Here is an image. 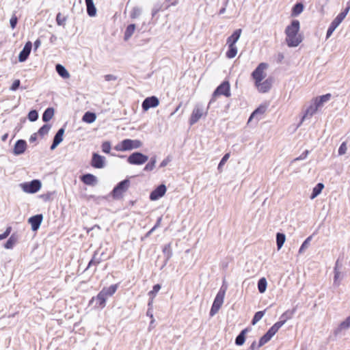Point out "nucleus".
<instances>
[{"label":"nucleus","mask_w":350,"mask_h":350,"mask_svg":"<svg viewBox=\"0 0 350 350\" xmlns=\"http://www.w3.org/2000/svg\"><path fill=\"white\" fill-rule=\"evenodd\" d=\"M285 42L288 47H297L303 41L304 36L300 33V23L293 20L284 30Z\"/></svg>","instance_id":"nucleus-1"},{"label":"nucleus","mask_w":350,"mask_h":350,"mask_svg":"<svg viewBox=\"0 0 350 350\" xmlns=\"http://www.w3.org/2000/svg\"><path fill=\"white\" fill-rule=\"evenodd\" d=\"M17 21V17L16 16L15 14H14L10 20V27H12V29H14L16 27Z\"/></svg>","instance_id":"nucleus-58"},{"label":"nucleus","mask_w":350,"mask_h":350,"mask_svg":"<svg viewBox=\"0 0 350 350\" xmlns=\"http://www.w3.org/2000/svg\"><path fill=\"white\" fill-rule=\"evenodd\" d=\"M56 21L58 25H63L65 23L66 18L62 16L61 13H58L56 16Z\"/></svg>","instance_id":"nucleus-55"},{"label":"nucleus","mask_w":350,"mask_h":350,"mask_svg":"<svg viewBox=\"0 0 350 350\" xmlns=\"http://www.w3.org/2000/svg\"><path fill=\"white\" fill-rule=\"evenodd\" d=\"M40 44H41V41L39 39H37L33 43L35 50H36L38 48H39Z\"/></svg>","instance_id":"nucleus-64"},{"label":"nucleus","mask_w":350,"mask_h":350,"mask_svg":"<svg viewBox=\"0 0 350 350\" xmlns=\"http://www.w3.org/2000/svg\"><path fill=\"white\" fill-rule=\"evenodd\" d=\"M228 49L226 53V56L229 58L232 59L234 58L237 54V47L236 45H228Z\"/></svg>","instance_id":"nucleus-34"},{"label":"nucleus","mask_w":350,"mask_h":350,"mask_svg":"<svg viewBox=\"0 0 350 350\" xmlns=\"http://www.w3.org/2000/svg\"><path fill=\"white\" fill-rule=\"evenodd\" d=\"M159 101L156 96L146 98L142 103V107L144 111H147L151 107H156L159 105Z\"/></svg>","instance_id":"nucleus-12"},{"label":"nucleus","mask_w":350,"mask_h":350,"mask_svg":"<svg viewBox=\"0 0 350 350\" xmlns=\"http://www.w3.org/2000/svg\"><path fill=\"white\" fill-rule=\"evenodd\" d=\"M350 10V4L333 20L332 23L337 27L342 23Z\"/></svg>","instance_id":"nucleus-22"},{"label":"nucleus","mask_w":350,"mask_h":350,"mask_svg":"<svg viewBox=\"0 0 350 350\" xmlns=\"http://www.w3.org/2000/svg\"><path fill=\"white\" fill-rule=\"evenodd\" d=\"M318 109L319 108L317 105L312 102V103L306 110L301 121H304L306 118H311L317 111Z\"/></svg>","instance_id":"nucleus-24"},{"label":"nucleus","mask_w":350,"mask_h":350,"mask_svg":"<svg viewBox=\"0 0 350 350\" xmlns=\"http://www.w3.org/2000/svg\"><path fill=\"white\" fill-rule=\"evenodd\" d=\"M171 157H167L165 159H164L161 163H160V165L159 167H165L170 161H171Z\"/></svg>","instance_id":"nucleus-59"},{"label":"nucleus","mask_w":350,"mask_h":350,"mask_svg":"<svg viewBox=\"0 0 350 350\" xmlns=\"http://www.w3.org/2000/svg\"><path fill=\"white\" fill-rule=\"evenodd\" d=\"M105 79L107 81H115L116 80V77L113 75H106L105 76Z\"/></svg>","instance_id":"nucleus-62"},{"label":"nucleus","mask_w":350,"mask_h":350,"mask_svg":"<svg viewBox=\"0 0 350 350\" xmlns=\"http://www.w3.org/2000/svg\"><path fill=\"white\" fill-rule=\"evenodd\" d=\"M57 72L64 79H68L70 77L69 72L61 64H57L55 66Z\"/></svg>","instance_id":"nucleus-30"},{"label":"nucleus","mask_w":350,"mask_h":350,"mask_svg":"<svg viewBox=\"0 0 350 350\" xmlns=\"http://www.w3.org/2000/svg\"><path fill=\"white\" fill-rule=\"evenodd\" d=\"M81 180L88 185H95L97 183V178L92 174L83 175L81 177Z\"/></svg>","instance_id":"nucleus-23"},{"label":"nucleus","mask_w":350,"mask_h":350,"mask_svg":"<svg viewBox=\"0 0 350 350\" xmlns=\"http://www.w3.org/2000/svg\"><path fill=\"white\" fill-rule=\"evenodd\" d=\"M337 28V26L336 25H334L333 23H331L327 31V34H326V38H329L331 35L333 33V32L334 31V30Z\"/></svg>","instance_id":"nucleus-52"},{"label":"nucleus","mask_w":350,"mask_h":350,"mask_svg":"<svg viewBox=\"0 0 350 350\" xmlns=\"http://www.w3.org/2000/svg\"><path fill=\"white\" fill-rule=\"evenodd\" d=\"M330 94H326L318 97H316L312 102L317 105L318 108L323 105L324 103L328 102L331 98Z\"/></svg>","instance_id":"nucleus-21"},{"label":"nucleus","mask_w":350,"mask_h":350,"mask_svg":"<svg viewBox=\"0 0 350 350\" xmlns=\"http://www.w3.org/2000/svg\"><path fill=\"white\" fill-rule=\"evenodd\" d=\"M266 111V107L265 106H260L256 109H255L251 116L249 118V120L247 121V124L251 122L253 120H256V122H258L260 120L262 119V115Z\"/></svg>","instance_id":"nucleus-10"},{"label":"nucleus","mask_w":350,"mask_h":350,"mask_svg":"<svg viewBox=\"0 0 350 350\" xmlns=\"http://www.w3.org/2000/svg\"><path fill=\"white\" fill-rule=\"evenodd\" d=\"M265 312V310L258 311V312H256V314H254V317L252 319V325H255L257 322H258L264 316Z\"/></svg>","instance_id":"nucleus-46"},{"label":"nucleus","mask_w":350,"mask_h":350,"mask_svg":"<svg viewBox=\"0 0 350 350\" xmlns=\"http://www.w3.org/2000/svg\"><path fill=\"white\" fill-rule=\"evenodd\" d=\"M105 163V158L97 153H94L91 161V165L97 169L104 167Z\"/></svg>","instance_id":"nucleus-11"},{"label":"nucleus","mask_w":350,"mask_h":350,"mask_svg":"<svg viewBox=\"0 0 350 350\" xmlns=\"http://www.w3.org/2000/svg\"><path fill=\"white\" fill-rule=\"evenodd\" d=\"M227 291V286L223 284L221 288H219L217 294L216 295V297L213 301V305L211 306V310H210V315L211 317L214 316L216 313L218 312L220 308L221 307L224 300L226 292Z\"/></svg>","instance_id":"nucleus-3"},{"label":"nucleus","mask_w":350,"mask_h":350,"mask_svg":"<svg viewBox=\"0 0 350 350\" xmlns=\"http://www.w3.org/2000/svg\"><path fill=\"white\" fill-rule=\"evenodd\" d=\"M163 252L166 257V260H168L172 256V252L171 250L170 243L167 244L164 246L163 249Z\"/></svg>","instance_id":"nucleus-44"},{"label":"nucleus","mask_w":350,"mask_h":350,"mask_svg":"<svg viewBox=\"0 0 350 350\" xmlns=\"http://www.w3.org/2000/svg\"><path fill=\"white\" fill-rule=\"evenodd\" d=\"M286 240L285 234L283 233H277L276 234V243L278 250H280L281 247L283 246L284 242Z\"/></svg>","instance_id":"nucleus-37"},{"label":"nucleus","mask_w":350,"mask_h":350,"mask_svg":"<svg viewBox=\"0 0 350 350\" xmlns=\"http://www.w3.org/2000/svg\"><path fill=\"white\" fill-rule=\"evenodd\" d=\"M18 241V235L13 233L4 245L5 249H12Z\"/></svg>","instance_id":"nucleus-25"},{"label":"nucleus","mask_w":350,"mask_h":350,"mask_svg":"<svg viewBox=\"0 0 350 350\" xmlns=\"http://www.w3.org/2000/svg\"><path fill=\"white\" fill-rule=\"evenodd\" d=\"M247 332V329H245L241 332V333L237 336L235 340V344L238 346H241L243 345L245 340V334Z\"/></svg>","instance_id":"nucleus-35"},{"label":"nucleus","mask_w":350,"mask_h":350,"mask_svg":"<svg viewBox=\"0 0 350 350\" xmlns=\"http://www.w3.org/2000/svg\"><path fill=\"white\" fill-rule=\"evenodd\" d=\"M304 10V5L301 3H298L294 5L292 10L291 15L293 16H297L300 14Z\"/></svg>","instance_id":"nucleus-38"},{"label":"nucleus","mask_w":350,"mask_h":350,"mask_svg":"<svg viewBox=\"0 0 350 350\" xmlns=\"http://www.w3.org/2000/svg\"><path fill=\"white\" fill-rule=\"evenodd\" d=\"M142 142L139 139H125L115 146V150L120 152H125L137 149L142 146Z\"/></svg>","instance_id":"nucleus-2"},{"label":"nucleus","mask_w":350,"mask_h":350,"mask_svg":"<svg viewBox=\"0 0 350 350\" xmlns=\"http://www.w3.org/2000/svg\"><path fill=\"white\" fill-rule=\"evenodd\" d=\"M118 287V284H112L107 288H103L100 291L107 298H108L116 292Z\"/></svg>","instance_id":"nucleus-27"},{"label":"nucleus","mask_w":350,"mask_h":350,"mask_svg":"<svg viewBox=\"0 0 350 350\" xmlns=\"http://www.w3.org/2000/svg\"><path fill=\"white\" fill-rule=\"evenodd\" d=\"M100 260L98 258H96V254L94 255L92 260L89 262L87 269L90 268L91 266H96L100 263Z\"/></svg>","instance_id":"nucleus-53"},{"label":"nucleus","mask_w":350,"mask_h":350,"mask_svg":"<svg viewBox=\"0 0 350 350\" xmlns=\"http://www.w3.org/2000/svg\"><path fill=\"white\" fill-rule=\"evenodd\" d=\"M50 129H51V126L49 125L44 124L38 130V133L40 135L44 136L49 133Z\"/></svg>","instance_id":"nucleus-49"},{"label":"nucleus","mask_w":350,"mask_h":350,"mask_svg":"<svg viewBox=\"0 0 350 350\" xmlns=\"http://www.w3.org/2000/svg\"><path fill=\"white\" fill-rule=\"evenodd\" d=\"M64 133V128H61L60 129H59L54 137L53 141L58 144H60L63 141Z\"/></svg>","instance_id":"nucleus-43"},{"label":"nucleus","mask_w":350,"mask_h":350,"mask_svg":"<svg viewBox=\"0 0 350 350\" xmlns=\"http://www.w3.org/2000/svg\"><path fill=\"white\" fill-rule=\"evenodd\" d=\"M161 288V286L159 284L154 285L152 290L148 293V295L153 299L156 296L157 293L159 291Z\"/></svg>","instance_id":"nucleus-48"},{"label":"nucleus","mask_w":350,"mask_h":350,"mask_svg":"<svg viewBox=\"0 0 350 350\" xmlns=\"http://www.w3.org/2000/svg\"><path fill=\"white\" fill-rule=\"evenodd\" d=\"M229 157H230V153H226L222 157V159H221V161L218 165V167H217V169L219 172H221L223 165L226 163V162L228 161Z\"/></svg>","instance_id":"nucleus-47"},{"label":"nucleus","mask_w":350,"mask_h":350,"mask_svg":"<svg viewBox=\"0 0 350 350\" xmlns=\"http://www.w3.org/2000/svg\"><path fill=\"white\" fill-rule=\"evenodd\" d=\"M230 85L228 81H224L221 83L213 92L212 98H211L208 105L213 103L216 98L219 96H224L226 97H230Z\"/></svg>","instance_id":"nucleus-4"},{"label":"nucleus","mask_w":350,"mask_h":350,"mask_svg":"<svg viewBox=\"0 0 350 350\" xmlns=\"http://www.w3.org/2000/svg\"><path fill=\"white\" fill-rule=\"evenodd\" d=\"M242 30L241 29H236L233 33L227 38L226 44L228 45H236V42L239 40Z\"/></svg>","instance_id":"nucleus-19"},{"label":"nucleus","mask_w":350,"mask_h":350,"mask_svg":"<svg viewBox=\"0 0 350 350\" xmlns=\"http://www.w3.org/2000/svg\"><path fill=\"white\" fill-rule=\"evenodd\" d=\"M27 148V143L25 140L19 139L18 140L14 148V154L16 155H19L25 151Z\"/></svg>","instance_id":"nucleus-18"},{"label":"nucleus","mask_w":350,"mask_h":350,"mask_svg":"<svg viewBox=\"0 0 350 350\" xmlns=\"http://www.w3.org/2000/svg\"><path fill=\"white\" fill-rule=\"evenodd\" d=\"M208 107H209V105ZM208 107H207L206 109H204L201 105H196L189 118L190 125L196 124L202 117L206 116L208 113Z\"/></svg>","instance_id":"nucleus-5"},{"label":"nucleus","mask_w":350,"mask_h":350,"mask_svg":"<svg viewBox=\"0 0 350 350\" xmlns=\"http://www.w3.org/2000/svg\"><path fill=\"white\" fill-rule=\"evenodd\" d=\"M282 327V323L276 322L271 326L267 333L272 338Z\"/></svg>","instance_id":"nucleus-39"},{"label":"nucleus","mask_w":350,"mask_h":350,"mask_svg":"<svg viewBox=\"0 0 350 350\" xmlns=\"http://www.w3.org/2000/svg\"><path fill=\"white\" fill-rule=\"evenodd\" d=\"M267 286V280L265 278H262L258 280V288L260 293L265 292Z\"/></svg>","instance_id":"nucleus-40"},{"label":"nucleus","mask_w":350,"mask_h":350,"mask_svg":"<svg viewBox=\"0 0 350 350\" xmlns=\"http://www.w3.org/2000/svg\"><path fill=\"white\" fill-rule=\"evenodd\" d=\"M146 315L148 317H150V318L151 319V323H154V317H153L152 312V310H151V309L150 308L147 310Z\"/></svg>","instance_id":"nucleus-63"},{"label":"nucleus","mask_w":350,"mask_h":350,"mask_svg":"<svg viewBox=\"0 0 350 350\" xmlns=\"http://www.w3.org/2000/svg\"><path fill=\"white\" fill-rule=\"evenodd\" d=\"M38 118V112L36 110H31L29 112L28 118L30 121L34 122Z\"/></svg>","instance_id":"nucleus-50"},{"label":"nucleus","mask_w":350,"mask_h":350,"mask_svg":"<svg viewBox=\"0 0 350 350\" xmlns=\"http://www.w3.org/2000/svg\"><path fill=\"white\" fill-rule=\"evenodd\" d=\"M272 82L271 80L268 79L264 81L259 83H255V85L257 88L258 92L261 93L267 92L271 88Z\"/></svg>","instance_id":"nucleus-16"},{"label":"nucleus","mask_w":350,"mask_h":350,"mask_svg":"<svg viewBox=\"0 0 350 350\" xmlns=\"http://www.w3.org/2000/svg\"><path fill=\"white\" fill-rule=\"evenodd\" d=\"M324 185L323 183H318L312 189V193L310 196V199L313 200L317 197L322 191Z\"/></svg>","instance_id":"nucleus-32"},{"label":"nucleus","mask_w":350,"mask_h":350,"mask_svg":"<svg viewBox=\"0 0 350 350\" xmlns=\"http://www.w3.org/2000/svg\"><path fill=\"white\" fill-rule=\"evenodd\" d=\"M347 150V146L346 142H342L338 148V155L341 156L345 154Z\"/></svg>","instance_id":"nucleus-51"},{"label":"nucleus","mask_w":350,"mask_h":350,"mask_svg":"<svg viewBox=\"0 0 350 350\" xmlns=\"http://www.w3.org/2000/svg\"><path fill=\"white\" fill-rule=\"evenodd\" d=\"M130 186V181L125 179L120 182L113 189L112 196L115 199H120L122 197Z\"/></svg>","instance_id":"nucleus-6"},{"label":"nucleus","mask_w":350,"mask_h":350,"mask_svg":"<svg viewBox=\"0 0 350 350\" xmlns=\"http://www.w3.org/2000/svg\"><path fill=\"white\" fill-rule=\"evenodd\" d=\"M308 154V151H304L299 157H297L295 161L303 160L305 159Z\"/></svg>","instance_id":"nucleus-61"},{"label":"nucleus","mask_w":350,"mask_h":350,"mask_svg":"<svg viewBox=\"0 0 350 350\" xmlns=\"http://www.w3.org/2000/svg\"><path fill=\"white\" fill-rule=\"evenodd\" d=\"M155 165L153 163H151L150 162L148 163L146 166L144 167V171H152L154 168Z\"/></svg>","instance_id":"nucleus-60"},{"label":"nucleus","mask_w":350,"mask_h":350,"mask_svg":"<svg viewBox=\"0 0 350 350\" xmlns=\"http://www.w3.org/2000/svg\"><path fill=\"white\" fill-rule=\"evenodd\" d=\"M102 150L105 153H109L111 150V144L109 142H105L102 144Z\"/></svg>","instance_id":"nucleus-54"},{"label":"nucleus","mask_w":350,"mask_h":350,"mask_svg":"<svg viewBox=\"0 0 350 350\" xmlns=\"http://www.w3.org/2000/svg\"><path fill=\"white\" fill-rule=\"evenodd\" d=\"M166 192V187L165 185H160L154 190H153L150 195L151 200H157L163 197Z\"/></svg>","instance_id":"nucleus-13"},{"label":"nucleus","mask_w":350,"mask_h":350,"mask_svg":"<svg viewBox=\"0 0 350 350\" xmlns=\"http://www.w3.org/2000/svg\"><path fill=\"white\" fill-rule=\"evenodd\" d=\"M21 81L19 79H16L14 81L12 85H11L10 90L11 91H16L20 86Z\"/></svg>","instance_id":"nucleus-57"},{"label":"nucleus","mask_w":350,"mask_h":350,"mask_svg":"<svg viewBox=\"0 0 350 350\" xmlns=\"http://www.w3.org/2000/svg\"><path fill=\"white\" fill-rule=\"evenodd\" d=\"M142 14V9L139 7L135 6L133 8L130 13V17L132 19L137 18Z\"/></svg>","instance_id":"nucleus-42"},{"label":"nucleus","mask_w":350,"mask_h":350,"mask_svg":"<svg viewBox=\"0 0 350 350\" xmlns=\"http://www.w3.org/2000/svg\"><path fill=\"white\" fill-rule=\"evenodd\" d=\"M96 116L94 113L88 111L85 113L82 118V120L86 123L91 124L96 120Z\"/></svg>","instance_id":"nucleus-31"},{"label":"nucleus","mask_w":350,"mask_h":350,"mask_svg":"<svg viewBox=\"0 0 350 350\" xmlns=\"http://www.w3.org/2000/svg\"><path fill=\"white\" fill-rule=\"evenodd\" d=\"M54 115V109L53 108H47L42 114V120L49 122Z\"/></svg>","instance_id":"nucleus-36"},{"label":"nucleus","mask_w":350,"mask_h":350,"mask_svg":"<svg viewBox=\"0 0 350 350\" xmlns=\"http://www.w3.org/2000/svg\"><path fill=\"white\" fill-rule=\"evenodd\" d=\"M20 186L24 192L27 193H35L40 189L42 184L39 180H33L30 182L21 183Z\"/></svg>","instance_id":"nucleus-7"},{"label":"nucleus","mask_w":350,"mask_h":350,"mask_svg":"<svg viewBox=\"0 0 350 350\" xmlns=\"http://www.w3.org/2000/svg\"><path fill=\"white\" fill-rule=\"evenodd\" d=\"M295 310H288L285 311L280 317V321L278 323H282V326L286 322L287 320L291 319L294 313Z\"/></svg>","instance_id":"nucleus-28"},{"label":"nucleus","mask_w":350,"mask_h":350,"mask_svg":"<svg viewBox=\"0 0 350 350\" xmlns=\"http://www.w3.org/2000/svg\"><path fill=\"white\" fill-rule=\"evenodd\" d=\"M107 299V298L102 293L101 291H100L96 297H92L91 301L96 300L98 306L100 308H103L106 305Z\"/></svg>","instance_id":"nucleus-26"},{"label":"nucleus","mask_w":350,"mask_h":350,"mask_svg":"<svg viewBox=\"0 0 350 350\" xmlns=\"http://www.w3.org/2000/svg\"><path fill=\"white\" fill-rule=\"evenodd\" d=\"M148 160V157L139 152L132 153L129 156L127 161L131 165H142Z\"/></svg>","instance_id":"nucleus-9"},{"label":"nucleus","mask_w":350,"mask_h":350,"mask_svg":"<svg viewBox=\"0 0 350 350\" xmlns=\"http://www.w3.org/2000/svg\"><path fill=\"white\" fill-rule=\"evenodd\" d=\"M32 48V43L30 41H28L25 44L23 50L20 52L18 55V61L20 62H25L27 57H29L31 50Z\"/></svg>","instance_id":"nucleus-14"},{"label":"nucleus","mask_w":350,"mask_h":350,"mask_svg":"<svg viewBox=\"0 0 350 350\" xmlns=\"http://www.w3.org/2000/svg\"><path fill=\"white\" fill-rule=\"evenodd\" d=\"M334 284L336 286H338L342 278V274L340 271V267L338 260L336 262L335 267L334 268Z\"/></svg>","instance_id":"nucleus-17"},{"label":"nucleus","mask_w":350,"mask_h":350,"mask_svg":"<svg viewBox=\"0 0 350 350\" xmlns=\"http://www.w3.org/2000/svg\"><path fill=\"white\" fill-rule=\"evenodd\" d=\"M42 219L43 217L41 214L34 215L29 219L28 222L31 224L32 230L36 231L40 228Z\"/></svg>","instance_id":"nucleus-15"},{"label":"nucleus","mask_w":350,"mask_h":350,"mask_svg":"<svg viewBox=\"0 0 350 350\" xmlns=\"http://www.w3.org/2000/svg\"><path fill=\"white\" fill-rule=\"evenodd\" d=\"M87 6V12L91 17L96 16V9L94 6L93 0H85Z\"/></svg>","instance_id":"nucleus-29"},{"label":"nucleus","mask_w":350,"mask_h":350,"mask_svg":"<svg viewBox=\"0 0 350 350\" xmlns=\"http://www.w3.org/2000/svg\"><path fill=\"white\" fill-rule=\"evenodd\" d=\"M268 68L266 63H260L257 68L252 73V78L254 79L255 83L262 81L266 77L265 70Z\"/></svg>","instance_id":"nucleus-8"},{"label":"nucleus","mask_w":350,"mask_h":350,"mask_svg":"<svg viewBox=\"0 0 350 350\" xmlns=\"http://www.w3.org/2000/svg\"><path fill=\"white\" fill-rule=\"evenodd\" d=\"M135 30V25L131 24V25H128L124 31V39L125 40H128L132 36Z\"/></svg>","instance_id":"nucleus-33"},{"label":"nucleus","mask_w":350,"mask_h":350,"mask_svg":"<svg viewBox=\"0 0 350 350\" xmlns=\"http://www.w3.org/2000/svg\"><path fill=\"white\" fill-rule=\"evenodd\" d=\"M271 339V337L267 333H266L260 338L258 347L263 346L265 344L268 342Z\"/></svg>","instance_id":"nucleus-45"},{"label":"nucleus","mask_w":350,"mask_h":350,"mask_svg":"<svg viewBox=\"0 0 350 350\" xmlns=\"http://www.w3.org/2000/svg\"><path fill=\"white\" fill-rule=\"evenodd\" d=\"M11 230H12V227L11 226H8L6 228L5 231L4 232V233L0 234V240H3V239L7 238L9 236V234H10Z\"/></svg>","instance_id":"nucleus-56"},{"label":"nucleus","mask_w":350,"mask_h":350,"mask_svg":"<svg viewBox=\"0 0 350 350\" xmlns=\"http://www.w3.org/2000/svg\"><path fill=\"white\" fill-rule=\"evenodd\" d=\"M312 237L309 236L301 244L299 250V254H302L304 252V251L308 247L310 243L312 240Z\"/></svg>","instance_id":"nucleus-41"},{"label":"nucleus","mask_w":350,"mask_h":350,"mask_svg":"<svg viewBox=\"0 0 350 350\" xmlns=\"http://www.w3.org/2000/svg\"><path fill=\"white\" fill-rule=\"evenodd\" d=\"M350 327V315L343 321H342L338 327L334 330V333L336 336L340 334L343 330H347Z\"/></svg>","instance_id":"nucleus-20"}]
</instances>
